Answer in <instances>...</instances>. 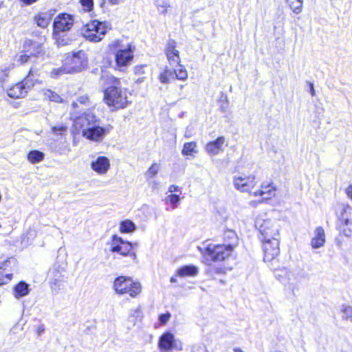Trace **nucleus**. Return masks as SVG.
Here are the masks:
<instances>
[{"mask_svg":"<svg viewBox=\"0 0 352 352\" xmlns=\"http://www.w3.org/2000/svg\"><path fill=\"white\" fill-rule=\"evenodd\" d=\"M109 47L115 55L117 67L122 68L128 66L133 58L134 47L123 40L116 39L111 41Z\"/></svg>","mask_w":352,"mask_h":352,"instance_id":"obj_1","label":"nucleus"},{"mask_svg":"<svg viewBox=\"0 0 352 352\" xmlns=\"http://www.w3.org/2000/svg\"><path fill=\"white\" fill-rule=\"evenodd\" d=\"M88 63L86 54L82 50L73 52L68 54L65 61V67L62 69H55L52 71V75H59L61 73L79 72L87 67Z\"/></svg>","mask_w":352,"mask_h":352,"instance_id":"obj_2","label":"nucleus"},{"mask_svg":"<svg viewBox=\"0 0 352 352\" xmlns=\"http://www.w3.org/2000/svg\"><path fill=\"white\" fill-rule=\"evenodd\" d=\"M119 80H117L115 85L107 87L104 92V101L109 107H113L117 109H124L129 104L127 92L117 85Z\"/></svg>","mask_w":352,"mask_h":352,"instance_id":"obj_3","label":"nucleus"},{"mask_svg":"<svg viewBox=\"0 0 352 352\" xmlns=\"http://www.w3.org/2000/svg\"><path fill=\"white\" fill-rule=\"evenodd\" d=\"M113 289L118 294H128L132 298H135L142 292V286L139 282H135L131 278L124 276L116 278Z\"/></svg>","mask_w":352,"mask_h":352,"instance_id":"obj_4","label":"nucleus"},{"mask_svg":"<svg viewBox=\"0 0 352 352\" xmlns=\"http://www.w3.org/2000/svg\"><path fill=\"white\" fill-rule=\"evenodd\" d=\"M256 226L260 233V241H280L279 226L276 221L258 219L256 221Z\"/></svg>","mask_w":352,"mask_h":352,"instance_id":"obj_5","label":"nucleus"},{"mask_svg":"<svg viewBox=\"0 0 352 352\" xmlns=\"http://www.w3.org/2000/svg\"><path fill=\"white\" fill-rule=\"evenodd\" d=\"M107 32V26L105 23L94 20L85 25L82 30V36L91 42L101 41Z\"/></svg>","mask_w":352,"mask_h":352,"instance_id":"obj_6","label":"nucleus"},{"mask_svg":"<svg viewBox=\"0 0 352 352\" xmlns=\"http://www.w3.org/2000/svg\"><path fill=\"white\" fill-rule=\"evenodd\" d=\"M233 243L209 244L205 250V256L214 262L223 261L228 258L233 250Z\"/></svg>","mask_w":352,"mask_h":352,"instance_id":"obj_7","label":"nucleus"},{"mask_svg":"<svg viewBox=\"0 0 352 352\" xmlns=\"http://www.w3.org/2000/svg\"><path fill=\"white\" fill-rule=\"evenodd\" d=\"M256 175L254 173L246 175L239 173L232 177V184L234 188L241 192L251 193L256 185Z\"/></svg>","mask_w":352,"mask_h":352,"instance_id":"obj_8","label":"nucleus"},{"mask_svg":"<svg viewBox=\"0 0 352 352\" xmlns=\"http://www.w3.org/2000/svg\"><path fill=\"white\" fill-rule=\"evenodd\" d=\"M134 246H138L137 243ZM133 245L127 241H124L121 237L117 235L113 236L111 244V252L118 253L124 256H129L133 262L136 260V254L133 251Z\"/></svg>","mask_w":352,"mask_h":352,"instance_id":"obj_9","label":"nucleus"},{"mask_svg":"<svg viewBox=\"0 0 352 352\" xmlns=\"http://www.w3.org/2000/svg\"><path fill=\"white\" fill-rule=\"evenodd\" d=\"M99 120L91 110H88L79 116L74 118L73 126L78 131H83L88 129L94 124H98Z\"/></svg>","mask_w":352,"mask_h":352,"instance_id":"obj_10","label":"nucleus"},{"mask_svg":"<svg viewBox=\"0 0 352 352\" xmlns=\"http://www.w3.org/2000/svg\"><path fill=\"white\" fill-rule=\"evenodd\" d=\"M33 47L36 49V52L26 51L25 52L16 55L14 61L19 65H23L27 63H34L35 60H39L42 56L41 46L38 43H34Z\"/></svg>","mask_w":352,"mask_h":352,"instance_id":"obj_11","label":"nucleus"},{"mask_svg":"<svg viewBox=\"0 0 352 352\" xmlns=\"http://www.w3.org/2000/svg\"><path fill=\"white\" fill-rule=\"evenodd\" d=\"M32 88V84L28 82V79H23L10 87L7 89V94L12 98H21L25 97Z\"/></svg>","mask_w":352,"mask_h":352,"instance_id":"obj_12","label":"nucleus"},{"mask_svg":"<svg viewBox=\"0 0 352 352\" xmlns=\"http://www.w3.org/2000/svg\"><path fill=\"white\" fill-rule=\"evenodd\" d=\"M262 242V248L263 251V261L270 262L274 260L280 253L279 242L280 241L266 240L261 241Z\"/></svg>","mask_w":352,"mask_h":352,"instance_id":"obj_13","label":"nucleus"},{"mask_svg":"<svg viewBox=\"0 0 352 352\" xmlns=\"http://www.w3.org/2000/svg\"><path fill=\"white\" fill-rule=\"evenodd\" d=\"M74 23V16L68 14H60L54 22V30L56 32H65L69 30Z\"/></svg>","mask_w":352,"mask_h":352,"instance_id":"obj_14","label":"nucleus"},{"mask_svg":"<svg viewBox=\"0 0 352 352\" xmlns=\"http://www.w3.org/2000/svg\"><path fill=\"white\" fill-rule=\"evenodd\" d=\"M105 133L106 130L104 128L99 126L98 124H94L83 131L82 136L89 140L99 142L103 140Z\"/></svg>","mask_w":352,"mask_h":352,"instance_id":"obj_15","label":"nucleus"},{"mask_svg":"<svg viewBox=\"0 0 352 352\" xmlns=\"http://www.w3.org/2000/svg\"><path fill=\"white\" fill-rule=\"evenodd\" d=\"M274 276L280 283L289 287L296 279L295 273L286 267L276 270L274 272Z\"/></svg>","mask_w":352,"mask_h":352,"instance_id":"obj_16","label":"nucleus"},{"mask_svg":"<svg viewBox=\"0 0 352 352\" xmlns=\"http://www.w3.org/2000/svg\"><path fill=\"white\" fill-rule=\"evenodd\" d=\"M91 168L98 174L104 175L110 168L109 160L104 156L98 157L91 162Z\"/></svg>","mask_w":352,"mask_h":352,"instance_id":"obj_17","label":"nucleus"},{"mask_svg":"<svg viewBox=\"0 0 352 352\" xmlns=\"http://www.w3.org/2000/svg\"><path fill=\"white\" fill-rule=\"evenodd\" d=\"M276 188L273 183H262L261 189L252 192L254 197H263V200H269L275 197Z\"/></svg>","mask_w":352,"mask_h":352,"instance_id":"obj_18","label":"nucleus"},{"mask_svg":"<svg viewBox=\"0 0 352 352\" xmlns=\"http://www.w3.org/2000/svg\"><path fill=\"white\" fill-rule=\"evenodd\" d=\"M41 63L38 62V60H35L34 63H32L27 76L24 78L28 79V82L32 84V87L35 83L40 82L38 78L41 74Z\"/></svg>","mask_w":352,"mask_h":352,"instance_id":"obj_19","label":"nucleus"},{"mask_svg":"<svg viewBox=\"0 0 352 352\" xmlns=\"http://www.w3.org/2000/svg\"><path fill=\"white\" fill-rule=\"evenodd\" d=\"M225 143V138L220 136L214 141L208 142L206 146V151L210 155H216L223 151V146Z\"/></svg>","mask_w":352,"mask_h":352,"instance_id":"obj_20","label":"nucleus"},{"mask_svg":"<svg viewBox=\"0 0 352 352\" xmlns=\"http://www.w3.org/2000/svg\"><path fill=\"white\" fill-rule=\"evenodd\" d=\"M325 243V233L323 228L319 226L314 230V236L311 240V245L314 249L322 247Z\"/></svg>","mask_w":352,"mask_h":352,"instance_id":"obj_21","label":"nucleus"},{"mask_svg":"<svg viewBox=\"0 0 352 352\" xmlns=\"http://www.w3.org/2000/svg\"><path fill=\"white\" fill-rule=\"evenodd\" d=\"M174 336L169 333H165L161 336L159 340V347L161 351H168L174 347Z\"/></svg>","mask_w":352,"mask_h":352,"instance_id":"obj_22","label":"nucleus"},{"mask_svg":"<svg viewBox=\"0 0 352 352\" xmlns=\"http://www.w3.org/2000/svg\"><path fill=\"white\" fill-rule=\"evenodd\" d=\"M198 268L195 265H184L177 271V275L181 277L195 276L198 274Z\"/></svg>","mask_w":352,"mask_h":352,"instance_id":"obj_23","label":"nucleus"},{"mask_svg":"<svg viewBox=\"0 0 352 352\" xmlns=\"http://www.w3.org/2000/svg\"><path fill=\"white\" fill-rule=\"evenodd\" d=\"M29 294V285L21 281L14 287V296L16 298H19L27 296Z\"/></svg>","mask_w":352,"mask_h":352,"instance_id":"obj_24","label":"nucleus"},{"mask_svg":"<svg viewBox=\"0 0 352 352\" xmlns=\"http://www.w3.org/2000/svg\"><path fill=\"white\" fill-rule=\"evenodd\" d=\"M28 160L32 164L39 163L44 160L45 154L38 150L30 151L28 154Z\"/></svg>","mask_w":352,"mask_h":352,"instance_id":"obj_25","label":"nucleus"},{"mask_svg":"<svg viewBox=\"0 0 352 352\" xmlns=\"http://www.w3.org/2000/svg\"><path fill=\"white\" fill-rule=\"evenodd\" d=\"M8 260H5L0 265V285L7 284L12 279V274L5 272L4 266L7 265Z\"/></svg>","mask_w":352,"mask_h":352,"instance_id":"obj_26","label":"nucleus"},{"mask_svg":"<svg viewBox=\"0 0 352 352\" xmlns=\"http://www.w3.org/2000/svg\"><path fill=\"white\" fill-rule=\"evenodd\" d=\"M197 153V144L195 142L185 143L182 151V153L183 155H192L193 154Z\"/></svg>","mask_w":352,"mask_h":352,"instance_id":"obj_27","label":"nucleus"},{"mask_svg":"<svg viewBox=\"0 0 352 352\" xmlns=\"http://www.w3.org/2000/svg\"><path fill=\"white\" fill-rule=\"evenodd\" d=\"M175 79V74L174 71L173 72L171 69H168L167 67L164 69V71L160 74L159 76V80L160 82L163 84H167L170 82V80Z\"/></svg>","mask_w":352,"mask_h":352,"instance_id":"obj_28","label":"nucleus"},{"mask_svg":"<svg viewBox=\"0 0 352 352\" xmlns=\"http://www.w3.org/2000/svg\"><path fill=\"white\" fill-rule=\"evenodd\" d=\"M136 226L131 220H124L120 223V231L122 233H130L135 231Z\"/></svg>","mask_w":352,"mask_h":352,"instance_id":"obj_29","label":"nucleus"},{"mask_svg":"<svg viewBox=\"0 0 352 352\" xmlns=\"http://www.w3.org/2000/svg\"><path fill=\"white\" fill-rule=\"evenodd\" d=\"M14 67V63L11 64L9 66H3L0 68V82L1 86L3 85L4 83L8 82V74L9 72L13 69Z\"/></svg>","mask_w":352,"mask_h":352,"instance_id":"obj_30","label":"nucleus"},{"mask_svg":"<svg viewBox=\"0 0 352 352\" xmlns=\"http://www.w3.org/2000/svg\"><path fill=\"white\" fill-rule=\"evenodd\" d=\"M35 21L38 26L45 28L50 23V18L47 13H41L35 16Z\"/></svg>","mask_w":352,"mask_h":352,"instance_id":"obj_31","label":"nucleus"},{"mask_svg":"<svg viewBox=\"0 0 352 352\" xmlns=\"http://www.w3.org/2000/svg\"><path fill=\"white\" fill-rule=\"evenodd\" d=\"M289 8L296 14H299L302 11L303 0H286Z\"/></svg>","mask_w":352,"mask_h":352,"instance_id":"obj_32","label":"nucleus"},{"mask_svg":"<svg viewBox=\"0 0 352 352\" xmlns=\"http://www.w3.org/2000/svg\"><path fill=\"white\" fill-rule=\"evenodd\" d=\"M179 54V51L166 52L167 58L171 65L177 67V65H180V58Z\"/></svg>","mask_w":352,"mask_h":352,"instance_id":"obj_33","label":"nucleus"},{"mask_svg":"<svg viewBox=\"0 0 352 352\" xmlns=\"http://www.w3.org/2000/svg\"><path fill=\"white\" fill-rule=\"evenodd\" d=\"M43 95L46 99H48L50 101L56 102H63V99L58 94H56V92H54L50 89L43 90Z\"/></svg>","mask_w":352,"mask_h":352,"instance_id":"obj_34","label":"nucleus"},{"mask_svg":"<svg viewBox=\"0 0 352 352\" xmlns=\"http://www.w3.org/2000/svg\"><path fill=\"white\" fill-rule=\"evenodd\" d=\"M177 69H174L175 78L185 80L188 78V73L184 66L179 65Z\"/></svg>","mask_w":352,"mask_h":352,"instance_id":"obj_35","label":"nucleus"},{"mask_svg":"<svg viewBox=\"0 0 352 352\" xmlns=\"http://www.w3.org/2000/svg\"><path fill=\"white\" fill-rule=\"evenodd\" d=\"M60 276L58 278H55L50 281V287L52 290V292L57 294L60 289L63 288V280L60 278Z\"/></svg>","mask_w":352,"mask_h":352,"instance_id":"obj_36","label":"nucleus"},{"mask_svg":"<svg viewBox=\"0 0 352 352\" xmlns=\"http://www.w3.org/2000/svg\"><path fill=\"white\" fill-rule=\"evenodd\" d=\"M165 200L166 203L170 204L172 209H175L178 207L181 198L179 195L170 194L166 197Z\"/></svg>","mask_w":352,"mask_h":352,"instance_id":"obj_37","label":"nucleus"},{"mask_svg":"<svg viewBox=\"0 0 352 352\" xmlns=\"http://www.w3.org/2000/svg\"><path fill=\"white\" fill-rule=\"evenodd\" d=\"M160 169V164L157 163H153L145 173L147 179L155 176L158 173Z\"/></svg>","mask_w":352,"mask_h":352,"instance_id":"obj_38","label":"nucleus"},{"mask_svg":"<svg viewBox=\"0 0 352 352\" xmlns=\"http://www.w3.org/2000/svg\"><path fill=\"white\" fill-rule=\"evenodd\" d=\"M341 311L342 313V319L352 320V306L343 305L342 306Z\"/></svg>","mask_w":352,"mask_h":352,"instance_id":"obj_39","label":"nucleus"},{"mask_svg":"<svg viewBox=\"0 0 352 352\" xmlns=\"http://www.w3.org/2000/svg\"><path fill=\"white\" fill-rule=\"evenodd\" d=\"M78 103L85 106H89L90 104L89 97L86 95L79 96L76 102H72V107L74 109L78 107Z\"/></svg>","mask_w":352,"mask_h":352,"instance_id":"obj_40","label":"nucleus"},{"mask_svg":"<svg viewBox=\"0 0 352 352\" xmlns=\"http://www.w3.org/2000/svg\"><path fill=\"white\" fill-rule=\"evenodd\" d=\"M349 211V208L347 207H344L342 209L341 213L339 216V219L342 221L344 225H349V219L348 217V212Z\"/></svg>","mask_w":352,"mask_h":352,"instance_id":"obj_41","label":"nucleus"},{"mask_svg":"<svg viewBox=\"0 0 352 352\" xmlns=\"http://www.w3.org/2000/svg\"><path fill=\"white\" fill-rule=\"evenodd\" d=\"M156 6L157 7L158 11L164 14L166 12V8L169 6L168 1L163 0H155Z\"/></svg>","mask_w":352,"mask_h":352,"instance_id":"obj_42","label":"nucleus"},{"mask_svg":"<svg viewBox=\"0 0 352 352\" xmlns=\"http://www.w3.org/2000/svg\"><path fill=\"white\" fill-rule=\"evenodd\" d=\"M52 131L54 135H61L67 131V126L63 124L54 126L52 127Z\"/></svg>","mask_w":352,"mask_h":352,"instance_id":"obj_43","label":"nucleus"},{"mask_svg":"<svg viewBox=\"0 0 352 352\" xmlns=\"http://www.w3.org/2000/svg\"><path fill=\"white\" fill-rule=\"evenodd\" d=\"M58 45H66L69 44V39L65 35H55Z\"/></svg>","mask_w":352,"mask_h":352,"instance_id":"obj_44","label":"nucleus"},{"mask_svg":"<svg viewBox=\"0 0 352 352\" xmlns=\"http://www.w3.org/2000/svg\"><path fill=\"white\" fill-rule=\"evenodd\" d=\"M81 5L85 11H90L94 6L93 0H80Z\"/></svg>","mask_w":352,"mask_h":352,"instance_id":"obj_45","label":"nucleus"},{"mask_svg":"<svg viewBox=\"0 0 352 352\" xmlns=\"http://www.w3.org/2000/svg\"><path fill=\"white\" fill-rule=\"evenodd\" d=\"M224 238L225 239L228 238V239H230L232 241H230V243H233V245H234V243L236 241V233L233 230L226 231L224 233Z\"/></svg>","mask_w":352,"mask_h":352,"instance_id":"obj_46","label":"nucleus"},{"mask_svg":"<svg viewBox=\"0 0 352 352\" xmlns=\"http://www.w3.org/2000/svg\"><path fill=\"white\" fill-rule=\"evenodd\" d=\"M170 316H171L168 312L160 314L159 316V320L162 324H165L169 320Z\"/></svg>","mask_w":352,"mask_h":352,"instance_id":"obj_47","label":"nucleus"},{"mask_svg":"<svg viewBox=\"0 0 352 352\" xmlns=\"http://www.w3.org/2000/svg\"><path fill=\"white\" fill-rule=\"evenodd\" d=\"M176 43L174 40H170L168 43L166 52L177 51L176 49Z\"/></svg>","mask_w":352,"mask_h":352,"instance_id":"obj_48","label":"nucleus"},{"mask_svg":"<svg viewBox=\"0 0 352 352\" xmlns=\"http://www.w3.org/2000/svg\"><path fill=\"white\" fill-rule=\"evenodd\" d=\"M144 65H138L134 67V72L136 74H142L144 73Z\"/></svg>","mask_w":352,"mask_h":352,"instance_id":"obj_49","label":"nucleus"},{"mask_svg":"<svg viewBox=\"0 0 352 352\" xmlns=\"http://www.w3.org/2000/svg\"><path fill=\"white\" fill-rule=\"evenodd\" d=\"M133 314H131L129 316V318H140L142 316V312L140 310V309H136L135 310L133 311Z\"/></svg>","mask_w":352,"mask_h":352,"instance_id":"obj_50","label":"nucleus"},{"mask_svg":"<svg viewBox=\"0 0 352 352\" xmlns=\"http://www.w3.org/2000/svg\"><path fill=\"white\" fill-rule=\"evenodd\" d=\"M180 190H181V188H179L178 186L174 185V184L170 185L168 188V191L170 192L180 191Z\"/></svg>","mask_w":352,"mask_h":352,"instance_id":"obj_51","label":"nucleus"},{"mask_svg":"<svg viewBox=\"0 0 352 352\" xmlns=\"http://www.w3.org/2000/svg\"><path fill=\"white\" fill-rule=\"evenodd\" d=\"M45 331V326L44 324H40L38 326L36 329V333L38 336H40Z\"/></svg>","mask_w":352,"mask_h":352,"instance_id":"obj_52","label":"nucleus"},{"mask_svg":"<svg viewBox=\"0 0 352 352\" xmlns=\"http://www.w3.org/2000/svg\"><path fill=\"white\" fill-rule=\"evenodd\" d=\"M192 352H208L205 347L203 346H194Z\"/></svg>","mask_w":352,"mask_h":352,"instance_id":"obj_53","label":"nucleus"},{"mask_svg":"<svg viewBox=\"0 0 352 352\" xmlns=\"http://www.w3.org/2000/svg\"><path fill=\"white\" fill-rule=\"evenodd\" d=\"M309 83V92L311 94V95L312 96H314L316 93H315V89H314V84L312 82H308Z\"/></svg>","mask_w":352,"mask_h":352,"instance_id":"obj_54","label":"nucleus"},{"mask_svg":"<svg viewBox=\"0 0 352 352\" xmlns=\"http://www.w3.org/2000/svg\"><path fill=\"white\" fill-rule=\"evenodd\" d=\"M346 193L352 199V185H350L346 189Z\"/></svg>","mask_w":352,"mask_h":352,"instance_id":"obj_55","label":"nucleus"},{"mask_svg":"<svg viewBox=\"0 0 352 352\" xmlns=\"http://www.w3.org/2000/svg\"><path fill=\"white\" fill-rule=\"evenodd\" d=\"M23 3L28 5H30L34 2H36L37 0H21Z\"/></svg>","mask_w":352,"mask_h":352,"instance_id":"obj_56","label":"nucleus"},{"mask_svg":"<svg viewBox=\"0 0 352 352\" xmlns=\"http://www.w3.org/2000/svg\"><path fill=\"white\" fill-rule=\"evenodd\" d=\"M109 2L113 5H117L120 3V0H108Z\"/></svg>","mask_w":352,"mask_h":352,"instance_id":"obj_57","label":"nucleus"},{"mask_svg":"<svg viewBox=\"0 0 352 352\" xmlns=\"http://www.w3.org/2000/svg\"><path fill=\"white\" fill-rule=\"evenodd\" d=\"M184 136L186 138H189L190 137V134L188 132V129H186Z\"/></svg>","mask_w":352,"mask_h":352,"instance_id":"obj_58","label":"nucleus"},{"mask_svg":"<svg viewBox=\"0 0 352 352\" xmlns=\"http://www.w3.org/2000/svg\"><path fill=\"white\" fill-rule=\"evenodd\" d=\"M157 182L156 181L152 182V188L153 189H155L157 188Z\"/></svg>","mask_w":352,"mask_h":352,"instance_id":"obj_59","label":"nucleus"},{"mask_svg":"<svg viewBox=\"0 0 352 352\" xmlns=\"http://www.w3.org/2000/svg\"><path fill=\"white\" fill-rule=\"evenodd\" d=\"M170 281L171 283H176L177 279L175 278H174V277H171Z\"/></svg>","mask_w":352,"mask_h":352,"instance_id":"obj_60","label":"nucleus"},{"mask_svg":"<svg viewBox=\"0 0 352 352\" xmlns=\"http://www.w3.org/2000/svg\"><path fill=\"white\" fill-rule=\"evenodd\" d=\"M234 352H243L241 349L236 348L234 349Z\"/></svg>","mask_w":352,"mask_h":352,"instance_id":"obj_61","label":"nucleus"},{"mask_svg":"<svg viewBox=\"0 0 352 352\" xmlns=\"http://www.w3.org/2000/svg\"><path fill=\"white\" fill-rule=\"evenodd\" d=\"M184 87V85H181L180 88L182 89Z\"/></svg>","mask_w":352,"mask_h":352,"instance_id":"obj_62","label":"nucleus"},{"mask_svg":"<svg viewBox=\"0 0 352 352\" xmlns=\"http://www.w3.org/2000/svg\"><path fill=\"white\" fill-rule=\"evenodd\" d=\"M1 228V225L0 224V228Z\"/></svg>","mask_w":352,"mask_h":352,"instance_id":"obj_63","label":"nucleus"}]
</instances>
